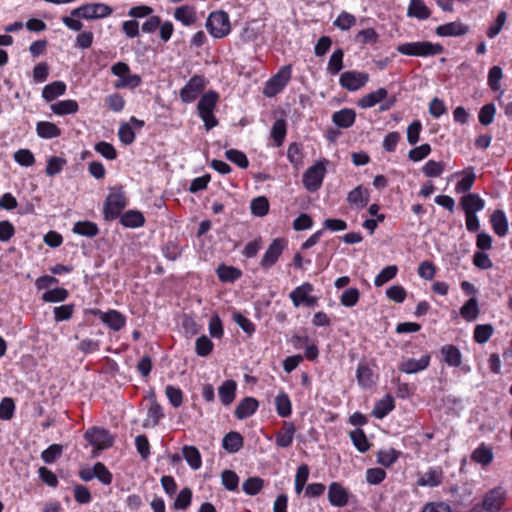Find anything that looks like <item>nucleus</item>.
Segmentation results:
<instances>
[{"label": "nucleus", "instance_id": "f257e3e1", "mask_svg": "<svg viewBox=\"0 0 512 512\" xmlns=\"http://www.w3.org/2000/svg\"><path fill=\"white\" fill-rule=\"evenodd\" d=\"M219 101V94L215 90H208L203 93L197 103L198 116L203 121L207 131L218 125V120L214 115V110Z\"/></svg>", "mask_w": 512, "mask_h": 512}, {"label": "nucleus", "instance_id": "f03ea898", "mask_svg": "<svg viewBox=\"0 0 512 512\" xmlns=\"http://www.w3.org/2000/svg\"><path fill=\"white\" fill-rule=\"evenodd\" d=\"M401 55L410 57H433L444 52V47L440 43L430 41H416L401 43L396 47Z\"/></svg>", "mask_w": 512, "mask_h": 512}, {"label": "nucleus", "instance_id": "7ed1b4c3", "mask_svg": "<svg viewBox=\"0 0 512 512\" xmlns=\"http://www.w3.org/2000/svg\"><path fill=\"white\" fill-rule=\"evenodd\" d=\"M205 26L209 34L215 39H222L231 32L229 15L223 10L211 12Z\"/></svg>", "mask_w": 512, "mask_h": 512}, {"label": "nucleus", "instance_id": "20e7f679", "mask_svg": "<svg viewBox=\"0 0 512 512\" xmlns=\"http://www.w3.org/2000/svg\"><path fill=\"white\" fill-rule=\"evenodd\" d=\"M113 8L105 3H86L71 11L72 16L85 20L103 19L111 16Z\"/></svg>", "mask_w": 512, "mask_h": 512}, {"label": "nucleus", "instance_id": "39448f33", "mask_svg": "<svg viewBox=\"0 0 512 512\" xmlns=\"http://www.w3.org/2000/svg\"><path fill=\"white\" fill-rule=\"evenodd\" d=\"M292 76V66L284 65L264 85L263 94L266 97H274L287 86Z\"/></svg>", "mask_w": 512, "mask_h": 512}, {"label": "nucleus", "instance_id": "423d86ee", "mask_svg": "<svg viewBox=\"0 0 512 512\" xmlns=\"http://www.w3.org/2000/svg\"><path fill=\"white\" fill-rule=\"evenodd\" d=\"M326 163V159L320 160L303 173L302 182L307 191L316 192L320 189L326 174Z\"/></svg>", "mask_w": 512, "mask_h": 512}, {"label": "nucleus", "instance_id": "0eeeda50", "mask_svg": "<svg viewBox=\"0 0 512 512\" xmlns=\"http://www.w3.org/2000/svg\"><path fill=\"white\" fill-rule=\"evenodd\" d=\"M207 81L203 75H194L180 89L179 97L185 104L194 102L204 91Z\"/></svg>", "mask_w": 512, "mask_h": 512}, {"label": "nucleus", "instance_id": "6e6552de", "mask_svg": "<svg viewBox=\"0 0 512 512\" xmlns=\"http://www.w3.org/2000/svg\"><path fill=\"white\" fill-rule=\"evenodd\" d=\"M507 500V491L502 486H497L485 493L482 508L486 512H500Z\"/></svg>", "mask_w": 512, "mask_h": 512}, {"label": "nucleus", "instance_id": "1a4fd4ad", "mask_svg": "<svg viewBox=\"0 0 512 512\" xmlns=\"http://www.w3.org/2000/svg\"><path fill=\"white\" fill-rule=\"evenodd\" d=\"M126 205V198L122 191L110 193L104 202V218L106 220H113L120 217Z\"/></svg>", "mask_w": 512, "mask_h": 512}, {"label": "nucleus", "instance_id": "9d476101", "mask_svg": "<svg viewBox=\"0 0 512 512\" xmlns=\"http://www.w3.org/2000/svg\"><path fill=\"white\" fill-rule=\"evenodd\" d=\"M288 244V241L285 238H275L272 240V242L269 244L267 250L262 256V259L260 261V266L264 270H268L271 267H273L277 261L279 260L280 256L282 255L283 251L286 249Z\"/></svg>", "mask_w": 512, "mask_h": 512}, {"label": "nucleus", "instance_id": "9b49d317", "mask_svg": "<svg viewBox=\"0 0 512 512\" xmlns=\"http://www.w3.org/2000/svg\"><path fill=\"white\" fill-rule=\"evenodd\" d=\"M84 438L96 450L107 449L114 443V438L109 431L100 427L88 429L84 434Z\"/></svg>", "mask_w": 512, "mask_h": 512}, {"label": "nucleus", "instance_id": "f8f14e48", "mask_svg": "<svg viewBox=\"0 0 512 512\" xmlns=\"http://www.w3.org/2000/svg\"><path fill=\"white\" fill-rule=\"evenodd\" d=\"M313 289L314 288L311 283L304 282L290 292L289 298L295 307H299L300 305L313 307L317 304L318 301L316 296L310 295Z\"/></svg>", "mask_w": 512, "mask_h": 512}, {"label": "nucleus", "instance_id": "ddd939ff", "mask_svg": "<svg viewBox=\"0 0 512 512\" xmlns=\"http://www.w3.org/2000/svg\"><path fill=\"white\" fill-rule=\"evenodd\" d=\"M369 81V74L362 71H345L340 75L341 87L348 91H357L364 87Z\"/></svg>", "mask_w": 512, "mask_h": 512}, {"label": "nucleus", "instance_id": "4468645a", "mask_svg": "<svg viewBox=\"0 0 512 512\" xmlns=\"http://www.w3.org/2000/svg\"><path fill=\"white\" fill-rule=\"evenodd\" d=\"M328 501L333 507H345L349 503V491L339 482H331L328 486Z\"/></svg>", "mask_w": 512, "mask_h": 512}, {"label": "nucleus", "instance_id": "2eb2a0df", "mask_svg": "<svg viewBox=\"0 0 512 512\" xmlns=\"http://www.w3.org/2000/svg\"><path fill=\"white\" fill-rule=\"evenodd\" d=\"M346 201L351 209L361 210L370 201V191L363 185H358L347 194Z\"/></svg>", "mask_w": 512, "mask_h": 512}, {"label": "nucleus", "instance_id": "dca6fc26", "mask_svg": "<svg viewBox=\"0 0 512 512\" xmlns=\"http://www.w3.org/2000/svg\"><path fill=\"white\" fill-rule=\"evenodd\" d=\"M459 206L464 214L478 213L485 208V200L477 193H467L460 198Z\"/></svg>", "mask_w": 512, "mask_h": 512}, {"label": "nucleus", "instance_id": "f3484780", "mask_svg": "<svg viewBox=\"0 0 512 512\" xmlns=\"http://www.w3.org/2000/svg\"><path fill=\"white\" fill-rule=\"evenodd\" d=\"M431 357L428 353L419 359L405 358L399 364V370L406 374H414L425 370L430 364Z\"/></svg>", "mask_w": 512, "mask_h": 512}, {"label": "nucleus", "instance_id": "a211bd4d", "mask_svg": "<svg viewBox=\"0 0 512 512\" xmlns=\"http://www.w3.org/2000/svg\"><path fill=\"white\" fill-rule=\"evenodd\" d=\"M149 406L147 409V417L143 421L144 428L156 427L162 418H164V412L162 406L157 402L154 394L149 399Z\"/></svg>", "mask_w": 512, "mask_h": 512}, {"label": "nucleus", "instance_id": "6ab92c4d", "mask_svg": "<svg viewBox=\"0 0 512 512\" xmlns=\"http://www.w3.org/2000/svg\"><path fill=\"white\" fill-rule=\"evenodd\" d=\"M468 31V25L461 21H454L438 26L435 33L440 37H459L467 34Z\"/></svg>", "mask_w": 512, "mask_h": 512}, {"label": "nucleus", "instance_id": "aec40b11", "mask_svg": "<svg viewBox=\"0 0 512 512\" xmlns=\"http://www.w3.org/2000/svg\"><path fill=\"white\" fill-rule=\"evenodd\" d=\"M296 427L291 421H284L282 428L275 434V444L279 448H288L292 445Z\"/></svg>", "mask_w": 512, "mask_h": 512}, {"label": "nucleus", "instance_id": "412c9836", "mask_svg": "<svg viewBox=\"0 0 512 512\" xmlns=\"http://www.w3.org/2000/svg\"><path fill=\"white\" fill-rule=\"evenodd\" d=\"M331 120L338 128L348 129L356 121V112L351 108H342L332 114Z\"/></svg>", "mask_w": 512, "mask_h": 512}, {"label": "nucleus", "instance_id": "4be33fe9", "mask_svg": "<svg viewBox=\"0 0 512 512\" xmlns=\"http://www.w3.org/2000/svg\"><path fill=\"white\" fill-rule=\"evenodd\" d=\"M259 402L254 397H245L237 404L234 414L239 420L252 416L258 409Z\"/></svg>", "mask_w": 512, "mask_h": 512}, {"label": "nucleus", "instance_id": "5701e85b", "mask_svg": "<svg viewBox=\"0 0 512 512\" xmlns=\"http://www.w3.org/2000/svg\"><path fill=\"white\" fill-rule=\"evenodd\" d=\"M490 224L493 232L499 237H505L508 233L509 222L503 210L497 209L490 216Z\"/></svg>", "mask_w": 512, "mask_h": 512}, {"label": "nucleus", "instance_id": "b1692460", "mask_svg": "<svg viewBox=\"0 0 512 512\" xmlns=\"http://www.w3.org/2000/svg\"><path fill=\"white\" fill-rule=\"evenodd\" d=\"M443 471L441 467H430L417 481L421 487H437L442 483Z\"/></svg>", "mask_w": 512, "mask_h": 512}, {"label": "nucleus", "instance_id": "393cba45", "mask_svg": "<svg viewBox=\"0 0 512 512\" xmlns=\"http://www.w3.org/2000/svg\"><path fill=\"white\" fill-rule=\"evenodd\" d=\"M443 361L450 367H459L462 364V353L453 344H446L441 347Z\"/></svg>", "mask_w": 512, "mask_h": 512}, {"label": "nucleus", "instance_id": "a878e982", "mask_svg": "<svg viewBox=\"0 0 512 512\" xmlns=\"http://www.w3.org/2000/svg\"><path fill=\"white\" fill-rule=\"evenodd\" d=\"M356 379L361 387L367 389L375 384L376 377L369 364L361 362L357 366Z\"/></svg>", "mask_w": 512, "mask_h": 512}, {"label": "nucleus", "instance_id": "bb28decb", "mask_svg": "<svg viewBox=\"0 0 512 512\" xmlns=\"http://www.w3.org/2000/svg\"><path fill=\"white\" fill-rule=\"evenodd\" d=\"M103 323L111 330L117 332L126 325V317L120 311L110 309L103 315Z\"/></svg>", "mask_w": 512, "mask_h": 512}, {"label": "nucleus", "instance_id": "cd10ccee", "mask_svg": "<svg viewBox=\"0 0 512 512\" xmlns=\"http://www.w3.org/2000/svg\"><path fill=\"white\" fill-rule=\"evenodd\" d=\"M387 95V90L381 87L361 97L358 100L357 105L362 109L371 108L386 99Z\"/></svg>", "mask_w": 512, "mask_h": 512}, {"label": "nucleus", "instance_id": "c85d7f7f", "mask_svg": "<svg viewBox=\"0 0 512 512\" xmlns=\"http://www.w3.org/2000/svg\"><path fill=\"white\" fill-rule=\"evenodd\" d=\"M236 389L237 384L234 380H226L219 386L218 395L224 406H229L233 403L236 396Z\"/></svg>", "mask_w": 512, "mask_h": 512}, {"label": "nucleus", "instance_id": "c756f323", "mask_svg": "<svg viewBox=\"0 0 512 512\" xmlns=\"http://www.w3.org/2000/svg\"><path fill=\"white\" fill-rule=\"evenodd\" d=\"M493 458L492 448L485 443H481L471 454V460L482 466L489 465Z\"/></svg>", "mask_w": 512, "mask_h": 512}, {"label": "nucleus", "instance_id": "7c9ffc66", "mask_svg": "<svg viewBox=\"0 0 512 512\" xmlns=\"http://www.w3.org/2000/svg\"><path fill=\"white\" fill-rule=\"evenodd\" d=\"M407 16L418 20H426L431 16V11L423 0H410Z\"/></svg>", "mask_w": 512, "mask_h": 512}, {"label": "nucleus", "instance_id": "2f4dec72", "mask_svg": "<svg viewBox=\"0 0 512 512\" xmlns=\"http://www.w3.org/2000/svg\"><path fill=\"white\" fill-rule=\"evenodd\" d=\"M67 86L63 81H54L44 86L42 97L45 101L51 102L65 94Z\"/></svg>", "mask_w": 512, "mask_h": 512}, {"label": "nucleus", "instance_id": "473e14b6", "mask_svg": "<svg viewBox=\"0 0 512 512\" xmlns=\"http://www.w3.org/2000/svg\"><path fill=\"white\" fill-rule=\"evenodd\" d=\"M174 18L184 26H191L197 20L196 10L192 6L182 5L175 9Z\"/></svg>", "mask_w": 512, "mask_h": 512}, {"label": "nucleus", "instance_id": "72a5a7b5", "mask_svg": "<svg viewBox=\"0 0 512 512\" xmlns=\"http://www.w3.org/2000/svg\"><path fill=\"white\" fill-rule=\"evenodd\" d=\"M120 223L126 228H139L145 224V217L140 211L128 210L120 216Z\"/></svg>", "mask_w": 512, "mask_h": 512}, {"label": "nucleus", "instance_id": "f704fd0d", "mask_svg": "<svg viewBox=\"0 0 512 512\" xmlns=\"http://www.w3.org/2000/svg\"><path fill=\"white\" fill-rule=\"evenodd\" d=\"M50 109L54 114L64 116L77 113L79 105L76 100L66 99L51 104Z\"/></svg>", "mask_w": 512, "mask_h": 512}, {"label": "nucleus", "instance_id": "c9c22d12", "mask_svg": "<svg viewBox=\"0 0 512 512\" xmlns=\"http://www.w3.org/2000/svg\"><path fill=\"white\" fill-rule=\"evenodd\" d=\"M244 440L242 435L236 431L228 432L222 440L223 448L229 453H237L243 447Z\"/></svg>", "mask_w": 512, "mask_h": 512}, {"label": "nucleus", "instance_id": "e433bc0d", "mask_svg": "<svg viewBox=\"0 0 512 512\" xmlns=\"http://www.w3.org/2000/svg\"><path fill=\"white\" fill-rule=\"evenodd\" d=\"M394 408V399L391 395L387 394L375 403L372 410V415L377 419H382L387 416Z\"/></svg>", "mask_w": 512, "mask_h": 512}, {"label": "nucleus", "instance_id": "4c0bfd02", "mask_svg": "<svg viewBox=\"0 0 512 512\" xmlns=\"http://www.w3.org/2000/svg\"><path fill=\"white\" fill-rule=\"evenodd\" d=\"M36 133L40 138L53 139L61 135V129L52 122L40 121L36 124Z\"/></svg>", "mask_w": 512, "mask_h": 512}, {"label": "nucleus", "instance_id": "58836bf2", "mask_svg": "<svg viewBox=\"0 0 512 512\" xmlns=\"http://www.w3.org/2000/svg\"><path fill=\"white\" fill-rule=\"evenodd\" d=\"M182 454L187 464L193 469L198 470L202 465V458L199 450L195 446L185 445Z\"/></svg>", "mask_w": 512, "mask_h": 512}, {"label": "nucleus", "instance_id": "ea45409f", "mask_svg": "<svg viewBox=\"0 0 512 512\" xmlns=\"http://www.w3.org/2000/svg\"><path fill=\"white\" fill-rule=\"evenodd\" d=\"M275 406L277 414L282 418L289 417L292 413V404L288 394L285 392H280L276 396Z\"/></svg>", "mask_w": 512, "mask_h": 512}, {"label": "nucleus", "instance_id": "a19ab883", "mask_svg": "<svg viewBox=\"0 0 512 512\" xmlns=\"http://www.w3.org/2000/svg\"><path fill=\"white\" fill-rule=\"evenodd\" d=\"M349 435L353 445L360 453H365L370 449L371 444L361 428L352 430Z\"/></svg>", "mask_w": 512, "mask_h": 512}, {"label": "nucleus", "instance_id": "79ce46f5", "mask_svg": "<svg viewBox=\"0 0 512 512\" xmlns=\"http://www.w3.org/2000/svg\"><path fill=\"white\" fill-rule=\"evenodd\" d=\"M72 231L80 236L92 238L99 233V228L94 222L78 221L74 224Z\"/></svg>", "mask_w": 512, "mask_h": 512}, {"label": "nucleus", "instance_id": "37998d69", "mask_svg": "<svg viewBox=\"0 0 512 512\" xmlns=\"http://www.w3.org/2000/svg\"><path fill=\"white\" fill-rule=\"evenodd\" d=\"M463 177L457 182L455 191L457 193H466L471 190L476 179L473 167H469L462 172Z\"/></svg>", "mask_w": 512, "mask_h": 512}, {"label": "nucleus", "instance_id": "c03bdc74", "mask_svg": "<svg viewBox=\"0 0 512 512\" xmlns=\"http://www.w3.org/2000/svg\"><path fill=\"white\" fill-rule=\"evenodd\" d=\"M241 275V270L233 266L222 264L217 268V276L221 282H235Z\"/></svg>", "mask_w": 512, "mask_h": 512}, {"label": "nucleus", "instance_id": "a18cd8bd", "mask_svg": "<svg viewBox=\"0 0 512 512\" xmlns=\"http://www.w3.org/2000/svg\"><path fill=\"white\" fill-rule=\"evenodd\" d=\"M287 133L286 122L284 119H277L271 128V137L276 147H280Z\"/></svg>", "mask_w": 512, "mask_h": 512}, {"label": "nucleus", "instance_id": "49530a36", "mask_svg": "<svg viewBox=\"0 0 512 512\" xmlns=\"http://www.w3.org/2000/svg\"><path fill=\"white\" fill-rule=\"evenodd\" d=\"M461 316L468 322L474 321L479 315V306L476 298H470L460 309Z\"/></svg>", "mask_w": 512, "mask_h": 512}, {"label": "nucleus", "instance_id": "de8ad7c7", "mask_svg": "<svg viewBox=\"0 0 512 512\" xmlns=\"http://www.w3.org/2000/svg\"><path fill=\"white\" fill-rule=\"evenodd\" d=\"M343 57L344 52L342 49L338 48L334 50L332 55L329 58L327 65V72L331 75L338 74L343 68Z\"/></svg>", "mask_w": 512, "mask_h": 512}, {"label": "nucleus", "instance_id": "09e8293b", "mask_svg": "<svg viewBox=\"0 0 512 512\" xmlns=\"http://www.w3.org/2000/svg\"><path fill=\"white\" fill-rule=\"evenodd\" d=\"M264 487V480L260 477H249L242 484V490L249 496L257 495Z\"/></svg>", "mask_w": 512, "mask_h": 512}, {"label": "nucleus", "instance_id": "8fccbe9b", "mask_svg": "<svg viewBox=\"0 0 512 512\" xmlns=\"http://www.w3.org/2000/svg\"><path fill=\"white\" fill-rule=\"evenodd\" d=\"M251 213L257 217H263L269 212V201L265 196H258L251 201Z\"/></svg>", "mask_w": 512, "mask_h": 512}, {"label": "nucleus", "instance_id": "3c124183", "mask_svg": "<svg viewBox=\"0 0 512 512\" xmlns=\"http://www.w3.org/2000/svg\"><path fill=\"white\" fill-rule=\"evenodd\" d=\"M142 84V78L140 75L138 74H131L130 72H128L127 74H125V76H123L122 78L118 79L114 86L115 88L117 89H122V88H136V87H139L140 85Z\"/></svg>", "mask_w": 512, "mask_h": 512}, {"label": "nucleus", "instance_id": "603ef678", "mask_svg": "<svg viewBox=\"0 0 512 512\" xmlns=\"http://www.w3.org/2000/svg\"><path fill=\"white\" fill-rule=\"evenodd\" d=\"M494 328L491 324H479L474 329V340L478 344L486 343L493 335Z\"/></svg>", "mask_w": 512, "mask_h": 512}, {"label": "nucleus", "instance_id": "864d4df0", "mask_svg": "<svg viewBox=\"0 0 512 512\" xmlns=\"http://www.w3.org/2000/svg\"><path fill=\"white\" fill-rule=\"evenodd\" d=\"M69 296V292L65 288H54L46 291L42 295V300L47 303H58L65 301Z\"/></svg>", "mask_w": 512, "mask_h": 512}, {"label": "nucleus", "instance_id": "5fc2aeb1", "mask_svg": "<svg viewBox=\"0 0 512 512\" xmlns=\"http://www.w3.org/2000/svg\"><path fill=\"white\" fill-rule=\"evenodd\" d=\"M399 458V452L394 449L380 450L377 454V462L385 467H390Z\"/></svg>", "mask_w": 512, "mask_h": 512}, {"label": "nucleus", "instance_id": "6e6d98bb", "mask_svg": "<svg viewBox=\"0 0 512 512\" xmlns=\"http://www.w3.org/2000/svg\"><path fill=\"white\" fill-rule=\"evenodd\" d=\"M226 158L232 163L236 164L241 169H246L249 166V161L245 153L237 149H229L225 152Z\"/></svg>", "mask_w": 512, "mask_h": 512}, {"label": "nucleus", "instance_id": "4d7b16f0", "mask_svg": "<svg viewBox=\"0 0 512 512\" xmlns=\"http://www.w3.org/2000/svg\"><path fill=\"white\" fill-rule=\"evenodd\" d=\"M15 402L10 397L2 398L0 402V420L9 421L15 413Z\"/></svg>", "mask_w": 512, "mask_h": 512}, {"label": "nucleus", "instance_id": "13d9d810", "mask_svg": "<svg viewBox=\"0 0 512 512\" xmlns=\"http://www.w3.org/2000/svg\"><path fill=\"white\" fill-rule=\"evenodd\" d=\"M63 452V447L60 444H52L48 448L42 451L41 459L46 464H53Z\"/></svg>", "mask_w": 512, "mask_h": 512}, {"label": "nucleus", "instance_id": "bf43d9fd", "mask_svg": "<svg viewBox=\"0 0 512 512\" xmlns=\"http://www.w3.org/2000/svg\"><path fill=\"white\" fill-rule=\"evenodd\" d=\"M444 163L435 160H428L422 167V172L426 177H439L444 172Z\"/></svg>", "mask_w": 512, "mask_h": 512}, {"label": "nucleus", "instance_id": "052dcab7", "mask_svg": "<svg viewBox=\"0 0 512 512\" xmlns=\"http://www.w3.org/2000/svg\"><path fill=\"white\" fill-rule=\"evenodd\" d=\"M398 272V268L396 265H389L383 268L380 273L374 279V285L376 287H380L393 279Z\"/></svg>", "mask_w": 512, "mask_h": 512}, {"label": "nucleus", "instance_id": "680f3d73", "mask_svg": "<svg viewBox=\"0 0 512 512\" xmlns=\"http://www.w3.org/2000/svg\"><path fill=\"white\" fill-rule=\"evenodd\" d=\"M213 342L205 335H202L196 339L195 351L200 357L208 356L213 350Z\"/></svg>", "mask_w": 512, "mask_h": 512}, {"label": "nucleus", "instance_id": "e2e57ef3", "mask_svg": "<svg viewBox=\"0 0 512 512\" xmlns=\"http://www.w3.org/2000/svg\"><path fill=\"white\" fill-rule=\"evenodd\" d=\"M67 164L66 159L58 156L50 157L47 161L45 172L52 177L59 174L63 167Z\"/></svg>", "mask_w": 512, "mask_h": 512}, {"label": "nucleus", "instance_id": "0e129e2a", "mask_svg": "<svg viewBox=\"0 0 512 512\" xmlns=\"http://www.w3.org/2000/svg\"><path fill=\"white\" fill-rule=\"evenodd\" d=\"M356 24V18L354 15L346 12V11H342L338 16L337 18L335 19V21L333 22V25L336 26L337 28L343 30V31H347L349 30L351 27H353L354 25Z\"/></svg>", "mask_w": 512, "mask_h": 512}, {"label": "nucleus", "instance_id": "69168bd1", "mask_svg": "<svg viewBox=\"0 0 512 512\" xmlns=\"http://www.w3.org/2000/svg\"><path fill=\"white\" fill-rule=\"evenodd\" d=\"M359 297V290L355 287H351L342 292L340 303L345 307H353L358 303Z\"/></svg>", "mask_w": 512, "mask_h": 512}, {"label": "nucleus", "instance_id": "338daca9", "mask_svg": "<svg viewBox=\"0 0 512 512\" xmlns=\"http://www.w3.org/2000/svg\"><path fill=\"white\" fill-rule=\"evenodd\" d=\"M495 113H496V107L493 103L485 104L483 107H481V109L479 111V114H478L479 122L484 126L490 125L494 120Z\"/></svg>", "mask_w": 512, "mask_h": 512}, {"label": "nucleus", "instance_id": "774afa93", "mask_svg": "<svg viewBox=\"0 0 512 512\" xmlns=\"http://www.w3.org/2000/svg\"><path fill=\"white\" fill-rule=\"evenodd\" d=\"M94 149L107 160H115L117 158V151L115 147L106 141L96 143Z\"/></svg>", "mask_w": 512, "mask_h": 512}]
</instances>
